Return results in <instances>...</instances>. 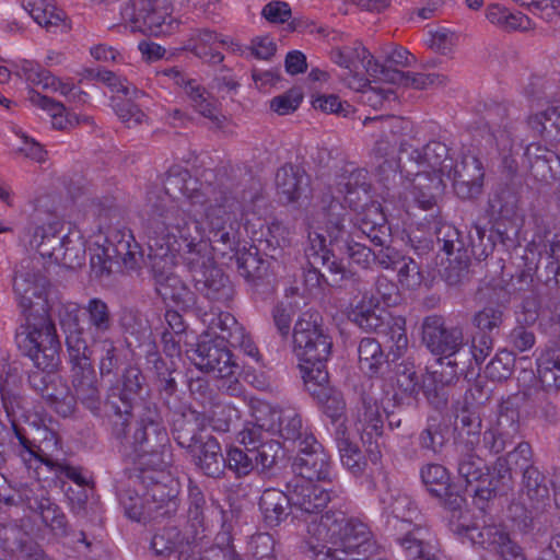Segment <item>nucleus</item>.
<instances>
[{
    "label": "nucleus",
    "instance_id": "obj_1",
    "mask_svg": "<svg viewBox=\"0 0 560 560\" xmlns=\"http://www.w3.org/2000/svg\"><path fill=\"white\" fill-rule=\"evenodd\" d=\"M240 210L234 196L214 188L194 195L191 209L165 199L156 205L147 225L150 246L166 245L183 252L196 290L209 300L228 301L232 288L215 266L212 244L232 248Z\"/></svg>",
    "mask_w": 560,
    "mask_h": 560
},
{
    "label": "nucleus",
    "instance_id": "obj_2",
    "mask_svg": "<svg viewBox=\"0 0 560 560\" xmlns=\"http://www.w3.org/2000/svg\"><path fill=\"white\" fill-rule=\"evenodd\" d=\"M19 348L33 361L36 370L28 375L31 386L62 417L72 415L74 396L57 374L60 343L52 322L44 315L26 316L16 331Z\"/></svg>",
    "mask_w": 560,
    "mask_h": 560
},
{
    "label": "nucleus",
    "instance_id": "obj_3",
    "mask_svg": "<svg viewBox=\"0 0 560 560\" xmlns=\"http://www.w3.org/2000/svg\"><path fill=\"white\" fill-rule=\"evenodd\" d=\"M371 533L341 511H328L307 526L305 553L310 560H360L371 547Z\"/></svg>",
    "mask_w": 560,
    "mask_h": 560
},
{
    "label": "nucleus",
    "instance_id": "obj_4",
    "mask_svg": "<svg viewBox=\"0 0 560 560\" xmlns=\"http://www.w3.org/2000/svg\"><path fill=\"white\" fill-rule=\"evenodd\" d=\"M422 341L438 359V368L423 381V393L436 409L447 405L445 386L457 378V361L453 359L466 346L464 329L459 325H446L439 315H430L422 323Z\"/></svg>",
    "mask_w": 560,
    "mask_h": 560
},
{
    "label": "nucleus",
    "instance_id": "obj_5",
    "mask_svg": "<svg viewBox=\"0 0 560 560\" xmlns=\"http://www.w3.org/2000/svg\"><path fill=\"white\" fill-rule=\"evenodd\" d=\"M129 428H126V438L118 440L132 450L140 465L159 471L171 465L168 434L154 407L145 408L132 435L128 434Z\"/></svg>",
    "mask_w": 560,
    "mask_h": 560
},
{
    "label": "nucleus",
    "instance_id": "obj_6",
    "mask_svg": "<svg viewBox=\"0 0 560 560\" xmlns=\"http://www.w3.org/2000/svg\"><path fill=\"white\" fill-rule=\"evenodd\" d=\"M63 228L59 219L54 218L47 222L37 219L30 245L37 250L40 260L47 258L57 265L75 269L84 264L85 244L79 232L62 234Z\"/></svg>",
    "mask_w": 560,
    "mask_h": 560
},
{
    "label": "nucleus",
    "instance_id": "obj_7",
    "mask_svg": "<svg viewBox=\"0 0 560 560\" xmlns=\"http://www.w3.org/2000/svg\"><path fill=\"white\" fill-rule=\"evenodd\" d=\"M90 262L93 275L103 280L115 272V267L126 271L140 269L143 262V253L130 230L110 228L106 233L104 244L95 243L91 248Z\"/></svg>",
    "mask_w": 560,
    "mask_h": 560
},
{
    "label": "nucleus",
    "instance_id": "obj_8",
    "mask_svg": "<svg viewBox=\"0 0 560 560\" xmlns=\"http://www.w3.org/2000/svg\"><path fill=\"white\" fill-rule=\"evenodd\" d=\"M323 215L326 233L330 238V243L336 245L340 252H343L357 265L366 268L374 260V247H366L360 243L365 236L362 233V226H370V223L362 219L359 228L350 230V225H346L347 209L338 199L330 194H326L322 198Z\"/></svg>",
    "mask_w": 560,
    "mask_h": 560
},
{
    "label": "nucleus",
    "instance_id": "obj_9",
    "mask_svg": "<svg viewBox=\"0 0 560 560\" xmlns=\"http://www.w3.org/2000/svg\"><path fill=\"white\" fill-rule=\"evenodd\" d=\"M143 380L140 370L130 366L108 390L105 400L106 416L116 439L126 438V428L132 423L133 404L142 389Z\"/></svg>",
    "mask_w": 560,
    "mask_h": 560
},
{
    "label": "nucleus",
    "instance_id": "obj_10",
    "mask_svg": "<svg viewBox=\"0 0 560 560\" xmlns=\"http://www.w3.org/2000/svg\"><path fill=\"white\" fill-rule=\"evenodd\" d=\"M150 248L151 270L155 282L156 293L164 300L174 303L180 310H188L196 304V294L187 284L173 272L175 253L178 250L167 248L166 245Z\"/></svg>",
    "mask_w": 560,
    "mask_h": 560
},
{
    "label": "nucleus",
    "instance_id": "obj_11",
    "mask_svg": "<svg viewBox=\"0 0 560 560\" xmlns=\"http://www.w3.org/2000/svg\"><path fill=\"white\" fill-rule=\"evenodd\" d=\"M293 342L303 378L315 376L316 371H327L325 363L331 353L332 341L315 320L299 318L293 328Z\"/></svg>",
    "mask_w": 560,
    "mask_h": 560
},
{
    "label": "nucleus",
    "instance_id": "obj_12",
    "mask_svg": "<svg viewBox=\"0 0 560 560\" xmlns=\"http://www.w3.org/2000/svg\"><path fill=\"white\" fill-rule=\"evenodd\" d=\"M226 345L222 340L205 338L197 343L189 358L200 371L221 378L223 382L220 387L235 396L241 393V384L236 378L241 369Z\"/></svg>",
    "mask_w": 560,
    "mask_h": 560
},
{
    "label": "nucleus",
    "instance_id": "obj_13",
    "mask_svg": "<svg viewBox=\"0 0 560 560\" xmlns=\"http://www.w3.org/2000/svg\"><path fill=\"white\" fill-rule=\"evenodd\" d=\"M397 165L401 174L423 173L431 176L451 173L453 159L448 148L440 141H431L422 148L415 147L411 141H400V154Z\"/></svg>",
    "mask_w": 560,
    "mask_h": 560
},
{
    "label": "nucleus",
    "instance_id": "obj_14",
    "mask_svg": "<svg viewBox=\"0 0 560 560\" xmlns=\"http://www.w3.org/2000/svg\"><path fill=\"white\" fill-rule=\"evenodd\" d=\"M308 237L310 246L305 250L310 265L305 275L308 285L318 287L325 282L331 287H341L345 281H358L355 273L348 270L326 247L324 236L314 233Z\"/></svg>",
    "mask_w": 560,
    "mask_h": 560
},
{
    "label": "nucleus",
    "instance_id": "obj_15",
    "mask_svg": "<svg viewBox=\"0 0 560 560\" xmlns=\"http://www.w3.org/2000/svg\"><path fill=\"white\" fill-rule=\"evenodd\" d=\"M92 351H80L69 353L72 364V386L74 389V399L79 400L92 413L98 415L102 407L101 390L97 377L92 365Z\"/></svg>",
    "mask_w": 560,
    "mask_h": 560
},
{
    "label": "nucleus",
    "instance_id": "obj_16",
    "mask_svg": "<svg viewBox=\"0 0 560 560\" xmlns=\"http://www.w3.org/2000/svg\"><path fill=\"white\" fill-rule=\"evenodd\" d=\"M43 270V261L39 257L34 256L22 260L15 272L13 289L24 312L32 311L35 299H43L47 287V279Z\"/></svg>",
    "mask_w": 560,
    "mask_h": 560
},
{
    "label": "nucleus",
    "instance_id": "obj_17",
    "mask_svg": "<svg viewBox=\"0 0 560 560\" xmlns=\"http://www.w3.org/2000/svg\"><path fill=\"white\" fill-rule=\"evenodd\" d=\"M132 22L140 32L153 36L172 34L178 27L167 0H136Z\"/></svg>",
    "mask_w": 560,
    "mask_h": 560
},
{
    "label": "nucleus",
    "instance_id": "obj_18",
    "mask_svg": "<svg viewBox=\"0 0 560 560\" xmlns=\"http://www.w3.org/2000/svg\"><path fill=\"white\" fill-rule=\"evenodd\" d=\"M20 499L27 508L39 514L43 523L56 536H66L68 520L62 510L51 501L48 491L38 481L32 482L20 491Z\"/></svg>",
    "mask_w": 560,
    "mask_h": 560
},
{
    "label": "nucleus",
    "instance_id": "obj_19",
    "mask_svg": "<svg viewBox=\"0 0 560 560\" xmlns=\"http://www.w3.org/2000/svg\"><path fill=\"white\" fill-rule=\"evenodd\" d=\"M292 512L299 516L317 515L338 497L335 489L324 488L310 480H295L289 483Z\"/></svg>",
    "mask_w": 560,
    "mask_h": 560
},
{
    "label": "nucleus",
    "instance_id": "obj_20",
    "mask_svg": "<svg viewBox=\"0 0 560 560\" xmlns=\"http://www.w3.org/2000/svg\"><path fill=\"white\" fill-rule=\"evenodd\" d=\"M205 191L206 190L197 188V179H195L187 170L182 167L172 168L164 180V191L154 197H149L150 206L148 218L144 222V231L147 232V225L153 214L154 208L163 200L168 199L173 203H178L175 198L177 195H183L188 201L187 209H191L192 196L202 195Z\"/></svg>",
    "mask_w": 560,
    "mask_h": 560
},
{
    "label": "nucleus",
    "instance_id": "obj_21",
    "mask_svg": "<svg viewBox=\"0 0 560 560\" xmlns=\"http://www.w3.org/2000/svg\"><path fill=\"white\" fill-rule=\"evenodd\" d=\"M481 162L474 155H465L453 163L450 174L444 177L452 180L455 194L462 199H472L481 194L483 185Z\"/></svg>",
    "mask_w": 560,
    "mask_h": 560
},
{
    "label": "nucleus",
    "instance_id": "obj_22",
    "mask_svg": "<svg viewBox=\"0 0 560 560\" xmlns=\"http://www.w3.org/2000/svg\"><path fill=\"white\" fill-rule=\"evenodd\" d=\"M306 450H298L293 462V470L301 477L299 480L312 482H330L331 465L330 457L316 440L310 443Z\"/></svg>",
    "mask_w": 560,
    "mask_h": 560
},
{
    "label": "nucleus",
    "instance_id": "obj_23",
    "mask_svg": "<svg viewBox=\"0 0 560 560\" xmlns=\"http://www.w3.org/2000/svg\"><path fill=\"white\" fill-rule=\"evenodd\" d=\"M372 125L375 130L380 131V136L374 145V152L380 156H388L394 153L398 145V155L400 154V141H408L405 137L409 129V121L396 117H365L363 126Z\"/></svg>",
    "mask_w": 560,
    "mask_h": 560
},
{
    "label": "nucleus",
    "instance_id": "obj_24",
    "mask_svg": "<svg viewBox=\"0 0 560 560\" xmlns=\"http://www.w3.org/2000/svg\"><path fill=\"white\" fill-rule=\"evenodd\" d=\"M370 214L373 215L371 226H362V233L366 234V237L371 241L374 246V262L382 268L396 269L401 262L402 256L396 248L386 245L388 235L385 226V218L383 213L377 211L376 208L371 209Z\"/></svg>",
    "mask_w": 560,
    "mask_h": 560
},
{
    "label": "nucleus",
    "instance_id": "obj_25",
    "mask_svg": "<svg viewBox=\"0 0 560 560\" xmlns=\"http://www.w3.org/2000/svg\"><path fill=\"white\" fill-rule=\"evenodd\" d=\"M51 315L57 316L62 329L66 332L68 353L88 351L89 346L83 338V330L79 325V304L70 301L58 300L49 304Z\"/></svg>",
    "mask_w": 560,
    "mask_h": 560
},
{
    "label": "nucleus",
    "instance_id": "obj_26",
    "mask_svg": "<svg viewBox=\"0 0 560 560\" xmlns=\"http://www.w3.org/2000/svg\"><path fill=\"white\" fill-rule=\"evenodd\" d=\"M168 75H174L177 84H183L186 94L188 95L192 107L205 118L209 119L213 127L221 128L225 117L219 109V103L205 88L198 84L195 80L185 81L184 77L178 70L172 69L167 72Z\"/></svg>",
    "mask_w": 560,
    "mask_h": 560
},
{
    "label": "nucleus",
    "instance_id": "obj_27",
    "mask_svg": "<svg viewBox=\"0 0 560 560\" xmlns=\"http://www.w3.org/2000/svg\"><path fill=\"white\" fill-rule=\"evenodd\" d=\"M306 390L322 405L324 412L332 420L338 419L346 407L340 393L329 386L327 371H316L315 376H305Z\"/></svg>",
    "mask_w": 560,
    "mask_h": 560
},
{
    "label": "nucleus",
    "instance_id": "obj_28",
    "mask_svg": "<svg viewBox=\"0 0 560 560\" xmlns=\"http://www.w3.org/2000/svg\"><path fill=\"white\" fill-rule=\"evenodd\" d=\"M409 179L407 189L413 201L423 210L440 212L438 200L444 189V179L440 175L431 176L423 173L402 174Z\"/></svg>",
    "mask_w": 560,
    "mask_h": 560
},
{
    "label": "nucleus",
    "instance_id": "obj_29",
    "mask_svg": "<svg viewBox=\"0 0 560 560\" xmlns=\"http://www.w3.org/2000/svg\"><path fill=\"white\" fill-rule=\"evenodd\" d=\"M241 443L250 446L255 468L261 471L273 467L281 453L280 443L265 440L261 429L256 427L241 432Z\"/></svg>",
    "mask_w": 560,
    "mask_h": 560
},
{
    "label": "nucleus",
    "instance_id": "obj_30",
    "mask_svg": "<svg viewBox=\"0 0 560 560\" xmlns=\"http://www.w3.org/2000/svg\"><path fill=\"white\" fill-rule=\"evenodd\" d=\"M178 494L179 486L175 480H170V483H152L145 492L148 516H171L176 513L179 505Z\"/></svg>",
    "mask_w": 560,
    "mask_h": 560
},
{
    "label": "nucleus",
    "instance_id": "obj_31",
    "mask_svg": "<svg viewBox=\"0 0 560 560\" xmlns=\"http://www.w3.org/2000/svg\"><path fill=\"white\" fill-rule=\"evenodd\" d=\"M37 444L31 441L24 430L14 422L10 427L0 422V468L5 463L7 451L12 448L18 452L23 462L32 467Z\"/></svg>",
    "mask_w": 560,
    "mask_h": 560
},
{
    "label": "nucleus",
    "instance_id": "obj_32",
    "mask_svg": "<svg viewBox=\"0 0 560 560\" xmlns=\"http://www.w3.org/2000/svg\"><path fill=\"white\" fill-rule=\"evenodd\" d=\"M523 488L532 502L529 515L523 518L524 527H529L535 515H537L549 500V488L546 477L534 466H527L523 472Z\"/></svg>",
    "mask_w": 560,
    "mask_h": 560
},
{
    "label": "nucleus",
    "instance_id": "obj_33",
    "mask_svg": "<svg viewBox=\"0 0 560 560\" xmlns=\"http://www.w3.org/2000/svg\"><path fill=\"white\" fill-rule=\"evenodd\" d=\"M189 454L205 475L219 478L223 474L225 458L222 455L219 442L213 436L206 435Z\"/></svg>",
    "mask_w": 560,
    "mask_h": 560
},
{
    "label": "nucleus",
    "instance_id": "obj_34",
    "mask_svg": "<svg viewBox=\"0 0 560 560\" xmlns=\"http://www.w3.org/2000/svg\"><path fill=\"white\" fill-rule=\"evenodd\" d=\"M259 510L267 526L280 525L292 511L290 489L288 493L276 488L264 490L259 499Z\"/></svg>",
    "mask_w": 560,
    "mask_h": 560
},
{
    "label": "nucleus",
    "instance_id": "obj_35",
    "mask_svg": "<svg viewBox=\"0 0 560 560\" xmlns=\"http://www.w3.org/2000/svg\"><path fill=\"white\" fill-rule=\"evenodd\" d=\"M278 433L284 443L292 444L294 450H306L315 440L303 427L301 416L294 409H283L278 416Z\"/></svg>",
    "mask_w": 560,
    "mask_h": 560
},
{
    "label": "nucleus",
    "instance_id": "obj_36",
    "mask_svg": "<svg viewBox=\"0 0 560 560\" xmlns=\"http://www.w3.org/2000/svg\"><path fill=\"white\" fill-rule=\"evenodd\" d=\"M50 444L57 446L58 440L54 432L45 430V440L36 446L33 462L45 464L51 471L56 474L57 477L65 476L79 486H85L88 480L81 474L79 468L52 459L51 454L48 453Z\"/></svg>",
    "mask_w": 560,
    "mask_h": 560
},
{
    "label": "nucleus",
    "instance_id": "obj_37",
    "mask_svg": "<svg viewBox=\"0 0 560 560\" xmlns=\"http://www.w3.org/2000/svg\"><path fill=\"white\" fill-rule=\"evenodd\" d=\"M450 526L451 530L456 535L466 536L474 545H479L485 549L493 551H497L509 536L503 527L497 524L470 527L451 521Z\"/></svg>",
    "mask_w": 560,
    "mask_h": 560
},
{
    "label": "nucleus",
    "instance_id": "obj_38",
    "mask_svg": "<svg viewBox=\"0 0 560 560\" xmlns=\"http://www.w3.org/2000/svg\"><path fill=\"white\" fill-rule=\"evenodd\" d=\"M331 59L335 63L348 70L349 73H357L358 70L363 69L370 75L381 80V72L369 70L370 65L373 66L372 63L378 62L361 43L334 49L331 51Z\"/></svg>",
    "mask_w": 560,
    "mask_h": 560
},
{
    "label": "nucleus",
    "instance_id": "obj_39",
    "mask_svg": "<svg viewBox=\"0 0 560 560\" xmlns=\"http://www.w3.org/2000/svg\"><path fill=\"white\" fill-rule=\"evenodd\" d=\"M355 427L358 432H361L363 442L371 443L373 438L381 436L383 422L381 419L380 408L376 401L362 395L355 410Z\"/></svg>",
    "mask_w": 560,
    "mask_h": 560
},
{
    "label": "nucleus",
    "instance_id": "obj_40",
    "mask_svg": "<svg viewBox=\"0 0 560 560\" xmlns=\"http://www.w3.org/2000/svg\"><path fill=\"white\" fill-rule=\"evenodd\" d=\"M18 74L24 77L33 85L59 92L63 96H68L73 90L71 83L62 82L49 71L43 69L38 63L31 60L23 59L20 61Z\"/></svg>",
    "mask_w": 560,
    "mask_h": 560
},
{
    "label": "nucleus",
    "instance_id": "obj_41",
    "mask_svg": "<svg viewBox=\"0 0 560 560\" xmlns=\"http://www.w3.org/2000/svg\"><path fill=\"white\" fill-rule=\"evenodd\" d=\"M276 185L278 192L288 202H293L300 198L308 186V177L302 168L285 164L276 174Z\"/></svg>",
    "mask_w": 560,
    "mask_h": 560
},
{
    "label": "nucleus",
    "instance_id": "obj_42",
    "mask_svg": "<svg viewBox=\"0 0 560 560\" xmlns=\"http://www.w3.org/2000/svg\"><path fill=\"white\" fill-rule=\"evenodd\" d=\"M475 446H466L464 442H457V471L468 486L479 483L487 477V466L482 458L474 453Z\"/></svg>",
    "mask_w": 560,
    "mask_h": 560
},
{
    "label": "nucleus",
    "instance_id": "obj_43",
    "mask_svg": "<svg viewBox=\"0 0 560 560\" xmlns=\"http://www.w3.org/2000/svg\"><path fill=\"white\" fill-rule=\"evenodd\" d=\"M82 310L88 317V330L93 340L103 338L113 328L112 313L103 300L93 298Z\"/></svg>",
    "mask_w": 560,
    "mask_h": 560
},
{
    "label": "nucleus",
    "instance_id": "obj_44",
    "mask_svg": "<svg viewBox=\"0 0 560 560\" xmlns=\"http://www.w3.org/2000/svg\"><path fill=\"white\" fill-rule=\"evenodd\" d=\"M429 537V530L417 525L398 538V542L410 560H435Z\"/></svg>",
    "mask_w": 560,
    "mask_h": 560
},
{
    "label": "nucleus",
    "instance_id": "obj_45",
    "mask_svg": "<svg viewBox=\"0 0 560 560\" xmlns=\"http://www.w3.org/2000/svg\"><path fill=\"white\" fill-rule=\"evenodd\" d=\"M528 126L547 140L560 141V104L529 116Z\"/></svg>",
    "mask_w": 560,
    "mask_h": 560
},
{
    "label": "nucleus",
    "instance_id": "obj_46",
    "mask_svg": "<svg viewBox=\"0 0 560 560\" xmlns=\"http://www.w3.org/2000/svg\"><path fill=\"white\" fill-rule=\"evenodd\" d=\"M173 435L177 444L188 453L205 439L195 412L182 415L173 423Z\"/></svg>",
    "mask_w": 560,
    "mask_h": 560
},
{
    "label": "nucleus",
    "instance_id": "obj_47",
    "mask_svg": "<svg viewBox=\"0 0 560 560\" xmlns=\"http://www.w3.org/2000/svg\"><path fill=\"white\" fill-rule=\"evenodd\" d=\"M22 7L38 25L47 30L60 25L65 20L63 11L52 0H22Z\"/></svg>",
    "mask_w": 560,
    "mask_h": 560
},
{
    "label": "nucleus",
    "instance_id": "obj_48",
    "mask_svg": "<svg viewBox=\"0 0 560 560\" xmlns=\"http://www.w3.org/2000/svg\"><path fill=\"white\" fill-rule=\"evenodd\" d=\"M537 375L546 390L560 389V352L548 350L537 359Z\"/></svg>",
    "mask_w": 560,
    "mask_h": 560
},
{
    "label": "nucleus",
    "instance_id": "obj_49",
    "mask_svg": "<svg viewBox=\"0 0 560 560\" xmlns=\"http://www.w3.org/2000/svg\"><path fill=\"white\" fill-rule=\"evenodd\" d=\"M486 18L491 24L508 32L526 31L530 27V21L526 15L520 12H510L506 8L497 3L487 7Z\"/></svg>",
    "mask_w": 560,
    "mask_h": 560
},
{
    "label": "nucleus",
    "instance_id": "obj_50",
    "mask_svg": "<svg viewBox=\"0 0 560 560\" xmlns=\"http://www.w3.org/2000/svg\"><path fill=\"white\" fill-rule=\"evenodd\" d=\"M33 103L47 110L51 116V124L55 129L63 130L68 127H72L79 125L81 122H90V117H83L80 119L75 115L67 114L65 115L66 107L63 104L54 101L47 96L36 95L32 98Z\"/></svg>",
    "mask_w": 560,
    "mask_h": 560
},
{
    "label": "nucleus",
    "instance_id": "obj_51",
    "mask_svg": "<svg viewBox=\"0 0 560 560\" xmlns=\"http://www.w3.org/2000/svg\"><path fill=\"white\" fill-rule=\"evenodd\" d=\"M447 425L439 418L431 417L419 433L418 443L422 451L438 454L447 442Z\"/></svg>",
    "mask_w": 560,
    "mask_h": 560
},
{
    "label": "nucleus",
    "instance_id": "obj_52",
    "mask_svg": "<svg viewBox=\"0 0 560 560\" xmlns=\"http://www.w3.org/2000/svg\"><path fill=\"white\" fill-rule=\"evenodd\" d=\"M525 394H516L502 400L498 407V416L493 427L520 433V408Z\"/></svg>",
    "mask_w": 560,
    "mask_h": 560
},
{
    "label": "nucleus",
    "instance_id": "obj_53",
    "mask_svg": "<svg viewBox=\"0 0 560 560\" xmlns=\"http://www.w3.org/2000/svg\"><path fill=\"white\" fill-rule=\"evenodd\" d=\"M518 201V195L512 187L502 186L490 197L489 209L492 215L511 220L517 213Z\"/></svg>",
    "mask_w": 560,
    "mask_h": 560
},
{
    "label": "nucleus",
    "instance_id": "obj_54",
    "mask_svg": "<svg viewBox=\"0 0 560 560\" xmlns=\"http://www.w3.org/2000/svg\"><path fill=\"white\" fill-rule=\"evenodd\" d=\"M359 366L365 374L373 375L385 363L381 343L374 338H363L358 347Z\"/></svg>",
    "mask_w": 560,
    "mask_h": 560
},
{
    "label": "nucleus",
    "instance_id": "obj_55",
    "mask_svg": "<svg viewBox=\"0 0 560 560\" xmlns=\"http://www.w3.org/2000/svg\"><path fill=\"white\" fill-rule=\"evenodd\" d=\"M456 429L458 431V442H464L466 446L479 444L481 418L476 411L463 408L456 416Z\"/></svg>",
    "mask_w": 560,
    "mask_h": 560
},
{
    "label": "nucleus",
    "instance_id": "obj_56",
    "mask_svg": "<svg viewBox=\"0 0 560 560\" xmlns=\"http://www.w3.org/2000/svg\"><path fill=\"white\" fill-rule=\"evenodd\" d=\"M369 70L381 72V80L399 84L404 86H412L416 89H427L424 73L404 72L399 69L390 68L382 63H372Z\"/></svg>",
    "mask_w": 560,
    "mask_h": 560
},
{
    "label": "nucleus",
    "instance_id": "obj_57",
    "mask_svg": "<svg viewBox=\"0 0 560 560\" xmlns=\"http://www.w3.org/2000/svg\"><path fill=\"white\" fill-rule=\"evenodd\" d=\"M337 446L342 465L353 475H361L365 469L366 462L358 445L342 432L337 438Z\"/></svg>",
    "mask_w": 560,
    "mask_h": 560
},
{
    "label": "nucleus",
    "instance_id": "obj_58",
    "mask_svg": "<svg viewBox=\"0 0 560 560\" xmlns=\"http://www.w3.org/2000/svg\"><path fill=\"white\" fill-rule=\"evenodd\" d=\"M98 355V368L102 376L114 374L121 364L118 348L109 338L94 340Z\"/></svg>",
    "mask_w": 560,
    "mask_h": 560
},
{
    "label": "nucleus",
    "instance_id": "obj_59",
    "mask_svg": "<svg viewBox=\"0 0 560 560\" xmlns=\"http://www.w3.org/2000/svg\"><path fill=\"white\" fill-rule=\"evenodd\" d=\"M421 478L429 491L436 497H443L450 490L447 470L439 464H429L421 469Z\"/></svg>",
    "mask_w": 560,
    "mask_h": 560
},
{
    "label": "nucleus",
    "instance_id": "obj_60",
    "mask_svg": "<svg viewBox=\"0 0 560 560\" xmlns=\"http://www.w3.org/2000/svg\"><path fill=\"white\" fill-rule=\"evenodd\" d=\"M225 467L236 474V476H247L255 469L253 455L249 445L244 448L232 447L228 451L225 458Z\"/></svg>",
    "mask_w": 560,
    "mask_h": 560
},
{
    "label": "nucleus",
    "instance_id": "obj_61",
    "mask_svg": "<svg viewBox=\"0 0 560 560\" xmlns=\"http://www.w3.org/2000/svg\"><path fill=\"white\" fill-rule=\"evenodd\" d=\"M517 436L514 432L492 427L483 432L482 442L485 448L497 455L513 446Z\"/></svg>",
    "mask_w": 560,
    "mask_h": 560
},
{
    "label": "nucleus",
    "instance_id": "obj_62",
    "mask_svg": "<svg viewBox=\"0 0 560 560\" xmlns=\"http://www.w3.org/2000/svg\"><path fill=\"white\" fill-rule=\"evenodd\" d=\"M366 172L352 163L343 165L336 177L337 190L340 194H351L365 183Z\"/></svg>",
    "mask_w": 560,
    "mask_h": 560
},
{
    "label": "nucleus",
    "instance_id": "obj_63",
    "mask_svg": "<svg viewBox=\"0 0 560 560\" xmlns=\"http://www.w3.org/2000/svg\"><path fill=\"white\" fill-rule=\"evenodd\" d=\"M385 312L380 308H370L368 306H358L353 312V320L366 331L385 332Z\"/></svg>",
    "mask_w": 560,
    "mask_h": 560
},
{
    "label": "nucleus",
    "instance_id": "obj_64",
    "mask_svg": "<svg viewBox=\"0 0 560 560\" xmlns=\"http://www.w3.org/2000/svg\"><path fill=\"white\" fill-rule=\"evenodd\" d=\"M514 357L510 351L499 352L486 366L485 373L492 381L501 382L508 380L514 369Z\"/></svg>",
    "mask_w": 560,
    "mask_h": 560
}]
</instances>
